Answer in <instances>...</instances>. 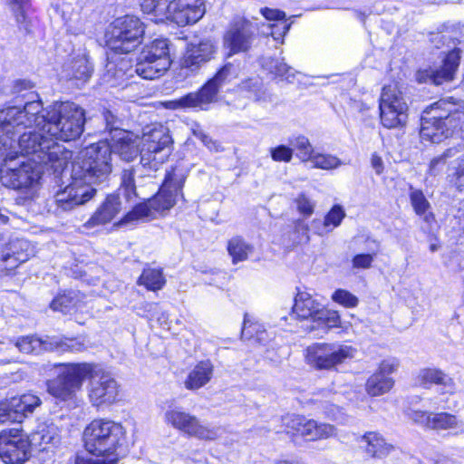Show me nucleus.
I'll use <instances>...</instances> for the list:
<instances>
[{"label":"nucleus","mask_w":464,"mask_h":464,"mask_svg":"<svg viewBox=\"0 0 464 464\" xmlns=\"http://www.w3.org/2000/svg\"><path fill=\"white\" fill-rule=\"evenodd\" d=\"M41 111L39 102H29L24 111L12 107L0 111V130L10 127L13 121L18 127L31 125L39 119L37 113ZM15 148L12 139L2 140L0 136V182L3 186L26 194V198H33L41 188L43 177V163L35 160L26 159L14 151Z\"/></svg>","instance_id":"nucleus-1"},{"label":"nucleus","mask_w":464,"mask_h":464,"mask_svg":"<svg viewBox=\"0 0 464 464\" xmlns=\"http://www.w3.org/2000/svg\"><path fill=\"white\" fill-rule=\"evenodd\" d=\"M95 148H84L72 163V182L54 195L56 211H71L89 201L95 194L93 185L108 179L109 167L104 158H97Z\"/></svg>","instance_id":"nucleus-2"},{"label":"nucleus","mask_w":464,"mask_h":464,"mask_svg":"<svg viewBox=\"0 0 464 464\" xmlns=\"http://www.w3.org/2000/svg\"><path fill=\"white\" fill-rule=\"evenodd\" d=\"M8 129L9 131L6 129L0 130L2 140L12 139L15 145L14 150L18 151L19 155H33V160L49 166L56 174L62 173L72 158L70 150L52 141L46 131L43 130V124L18 127L13 121Z\"/></svg>","instance_id":"nucleus-3"},{"label":"nucleus","mask_w":464,"mask_h":464,"mask_svg":"<svg viewBox=\"0 0 464 464\" xmlns=\"http://www.w3.org/2000/svg\"><path fill=\"white\" fill-rule=\"evenodd\" d=\"M170 64L169 41L163 38L155 39L142 48L134 69L123 71V60L120 65L109 63L103 81L111 87L121 86L124 85L127 75H132V72L143 79L151 80L160 77Z\"/></svg>","instance_id":"nucleus-4"},{"label":"nucleus","mask_w":464,"mask_h":464,"mask_svg":"<svg viewBox=\"0 0 464 464\" xmlns=\"http://www.w3.org/2000/svg\"><path fill=\"white\" fill-rule=\"evenodd\" d=\"M33 99L27 102H37L41 105V111L37 113V125L43 124V130L50 137L52 141L59 140L63 141L74 140L81 136L85 123V113L82 108L73 102H62L49 111H44L38 93H30ZM25 107H24V110Z\"/></svg>","instance_id":"nucleus-5"},{"label":"nucleus","mask_w":464,"mask_h":464,"mask_svg":"<svg viewBox=\"0 0 464 464\" xmlns=\"http://www.w3.org/2000/svg\"><path fill=\"white\" fill-rule=\"evenodd\" d=\"M83 439L89 453L103 458V464H117L125 440V430L119 422L95 419L84 429Z\"/></svg>","instance_id":"nucleus-6"},{"label":"nucleus","mask_w":464,"mask_h":464,"mask_svg":"<svg viewBox=\"0 0 464 464\" xmlns=\"http://www.w3.org/2000/svg\"><path fill=\"white\" fill-rule=\"evenodd\" d=\"M463 123L464 111L450 101L440 100L422 112L420 135L423 140L440 143L462 129Z\"/></svg>","instance_id":"nucleus-7"},{"label":"nucleus","mask_w":464,"mask_h":464,"mask_svg":"<svg viewBox=\"0 0 464 464\" xmlns=\"http://www.w3.org/2000/svg\"><path fill=\"white\" fill-rule=\"evenodd\" d=\"M185 177L178 175L175 170L168 172L159 192L148 202L136 205L123 219L124 223L148 219L154 212L161 213L170 209L177 202L179 196L182 197L181 189Z\"/></svg>","instance_id":"nucleus-8"},{"label":"nucleus","mask_w":464,"mask_h":464,"mask_svg":"<svg viewBox=\"0 0 464 464\" xmlns=\"http://www.w3.org/2000/svg\"><path fill=\"white\" fill-rule=\"evenodd\" d=\"M104 119L106 121V129L111 133L114 131L111 142L100 140L87 148L93 147L97 149V154H99L97 158L104 156V160L110 169L108 172L109 177L111 172V153L118 154L122 160L131 161L139 153L140 154V145H141V143L138 136H134L132 133L127 132L115 125V117L110 111L105 112Z\"/></svg>","instance_id":"nucleus-9"},{"label":"nucleus","mask_w":464,"mask_h":464,"mask_svg":"<svg viewBox=\"0 0 464 464\" xmlns=\"http://www.w3.org/2000/svg\"><path fill=\"white\" fill-rule=\"evenodd\" d=\"M140 139L141 165L157 170L169 159L173 150V140L169 129L160 123L146 126Z\"/></svg>","instance_id":"nucleus-10"},{"label":"nucleus","mask_w":464,"mask_h":464,"mask_svg":"<svg viewBox=\"0 0 464 464\" xmlns=\"http://www.w3.org/2000/svg\"><path fill=\"white\" fill-rule=\"evenodd\" d=\"M143 23L134 15L116 18L110 25L105 36L110 49L122 53L133 51L144 35Z\"/></svg>","instance_id":"nucleus-11"},{"label":"nucleus","mask_w":464,"mask_h":464,"mask_svg":"<svg viewBox=\"0 0 464 464\" xmlns=\"http://www.w3.org/2000/svg\"><path fill=\"white\" fill-rule=\"evenodd\" d=\"M87 393L90 403L98 409L116 403L120 396V385L112 374L102 366L88 362Z\"/></svg>","instance_id":"nucleus-12"},{"label":"nucleus","mask_w":464,"mask_h":464,"mask_svg":"<svg viewBox=\"0 0 464 464\" xmlns=\"http://www.w3.org/2000/svg\"><path fill=\"white\" fill-rule=\"evenodd\" d=\"M88 362L62 364L57 369V375L47 382V391L61 401H71L81 391L88 376Z\"/></svg>","instance_id":"nucleus-13"},{"label":"nucleus","mask_w":464,"mask_h":464,"mask_svg":"<svg viewBox=\"0 0 464 464\" xmlns=\"http://www.w3.org/2000/svg\"><path fill=\"white\" fill-rule=\"evenodd\" d=\"M357 350L352 345L340 343H317L305 349L307 364L316 370H334L353 359Z\"/></svg>","instance_id":"nucleus-14"},{"label":"nucleus","mask_w":464,"mask_h":464,"mask_svg":"<svg viewBox=\"0 0 464 464\" xmlns=\"http://www.w3.org/2000/svg\"><path fill=\"white\" fill-rule=\"evenodd\" d=\"M235 76L234 66L225 64L198 92H190L179 99L171 101V109H200L206 110L208 105L214 102L219 89L230 82Z\"/></svg>","instance_id":"nucleus-15"},{"label":"nucleus","mask_w":464,"mask_h":464,"mask_svg":"<svg viewBox=\"0 0 464 464\" xmlns=\"http://www.w3.org/2000/svg\"><path fill=\"white\" fill-rule=\"evenodd\" d=\"M164 421L174 430L201 440H215L224 431L221 426L205 424L180 407H169L164 413Z\"/></svg>","instance_id":"nucleus-16"},{"label":"nucleus","mask_w":464,"mask_h":464,"mask_svg":"<svg viewBox=\"0 0 464 464\" xmlns=\"http://www.w3.org/2000/svg\"><path fill=\"white\" fill-rule=\"evenodd\" d=\"M380 119L386 129L403 127L408 120V105L396 84L385 85L379 101Z\"/></svg>","instance_id":"nucleus-17"},{"label":"nucleus","mask_w":464,"mask_h":464,"mask_svg":"<svg viewBox=\"0 0 464 464\" xmlns=\"http://www.w3.org/2000/svg\"><path fill=\"white\" fill-rule=\"evenodd\" d=\"M284 431L291 435H300L310 441L327 440L336 436L334 425L318 422L298 414H286L281 419Z\"/></svg>","instance_id":"nucleus-18"},{"label":"nucleus","mask_w":464,"mask_h":464,"mask_svg":"<svg viewBox=\"0 0 464 464\" xmlns=\"http://www.w3.org/2000/svg\"><path fill=\"white\" fill-rule=\"evenodd\" d=\"M29 436L20 428L5 429L0 432V457L10 464H22L30 457Z\"/></svg>","instance_id":"nucleus-19"},{"label":"nucleus","mask_w":464,"mask_h":464,"mask_svg":"<svg viewBox=\"0 0 464 464\" xmlns=\"http://www.w3.org/2000/svg\"><path fill=\"white\" fill-rule=\"evenodd\" d=\"M42 400L34 393H24L0 401V423H22L36 408Z\"/></svg>","instance_id":"nucleus-20"},{"label":"nucleus","mask_w":464,"mask_h":464,"mask_svg":"<svg viewBox=\"0 0 464 464\" xmlns=\"http://www.w3.org/2000/svg\"><path fill=\"white\" fill-rule=\"evenodd\" d=\"M460 50L453 49L449 52L438 65L420 68L416 72L415 79L419 83L440 85L451 82L459 68Z\"/></svg>","instance_id":"nucleus-21"},{"label":"nucleus","mask_w":464,"mask_h":464,"mask_svg":"<svg viewBox=\"0 0 464 464\" xmlns=\"http://www.w3.org/2000/svg\"><path fill=\"white\" fill-rule=\"evenodd\" d=\"M447 165V175L461 189L464 187V146L448 149L430 163V174L436 176Z\"/></svg>","instance_id":"nucleus-22"},{"label":"nucleus","mask_w":464,"mask_h":464,"mask_svg":"<svg viewBox=\"0 0 464 464\" xmlns=\"http://www.w3.org/2000/svg\"><path fill=\"white\" fill-rule=\"evenodd\" d=\"M254 24L244 18L233 22L223 36L224 48L228 50V56L247 52L255 35Z\"/></svg>","instance_id":"nucleus-23"},{"label":"nucleus","mask_w":464,"mask_h":464,"mask_svg":"<svg viewBox=\"0 0 464 464\" xmlns=\"http://www.w3.org/2000/svg\"><path fill=\"white\" fill-rule=\"evenodd\" d=\"M217 52L215 43L210 39H204L198 44L188 46L180 64L179 75L188 77L199 71L209 62Z\"/></svg>","instance_id":"nucleus-24"},{"label":"nucleus","mask_w":464,"mask_h":464,"mask_svg":"<svg viewBox=\"0 0 464 464\" xmlns=\"http://www.w3.org/2000/svg\"><path fill=\"white\" fill-rule=\"evenodd\" d=\"M205 12L203 0H172L169 3L166 20L179 26H185L197 23L203 17Z\"/></svg>","instance_id":"nucleus-25"},{"label":"nucleus","mask_w":464,"mask_h":464,"mask_svg":"<svg viewBox=\"0 0 464 464\" xmlns=\"http://www.w3.org/2000/svg\"><path fill=\"white\" fill-rule=\"evenodd\" d=\"M31 243L25 239L15 238L0 246V271H12L20 264L34 256Z\"/></svg>","instance_id":"nucleus-26"},{"label":"nucleus","mask_w":464,"mask_h":464,"mask_svg":"<svg viewBox=\"0 0 464 464\" xmlns=\"http://www.w3.org/2000/svg\"><path fill=\"white\" fill-rule=\"evenodd\" d=\"M260 14L268 22L267 31L263 30V34L271 35L276 42L283 44L284 37L291 27V23L285 18V12L279 9L263 7L260 9Z\"/></svg>","instance_id":"nucleus-27"},{"label":"nucleus","mask_w":464,"mask_h":464,"mask_svg":"<svg viewBox=\"0 0 464 464\" xmlns=\"http://www.w3.org/2000/svg\"><path fill=\"white\" fill-rule=\"evenodd\" d=\"M30 446L38 451L52 450L60 440L59 430L53 423L43 422L30 434Z\"/></svg>","instance_id":"nucleus-28"},{"label":"nucleus","mask_w":464,"mask_h":464,"mask_svg":"<svg viewBox=\"0 0 464 464\" xmlns=\"http://www.w3.org/2000/svg\"><path fill=\"white\" fill-rule=\"evenodd\" d=\"M360 449L366 457L382 459L389 456L394 447L388 443L382 434L375 431H368L360 439Z\"/></svg>","instance_id":"nucleus-29"},{"label":"nucleus","mask_w":464,"mask_h":464,"mask_svg":"<svg viewBox=\"0 0 464 464\" xmlns=\"http://www.w3.org/2000/svg\"><path fill=\"white\" fill-rule=\"evenodd\" d=\"M92 65L85 53L74 54L63 66V77L85 83L92 76Z\"/></svg>","instance_id":"nucleus-30"},{"label":"nucleus","mask_w":464,"mask_h":464,"mask_svg":"<svg viewBox=\"0 0 464 464\" xmlns=\"http://www.w3.org/2000/svg\"><path fill=\"white\" fill-rule=\"evenodd\" d=\"M121 201L117 196L110 195L84 224L87 228L105 225L112 221L121 211Z\"/></svg>","instance_id":"nucleus-31"},{"label":"nucleus","mask_w":464,"mask_h":464,"mask_svg":"<svg viewBox=\"0 0 464 464\" xmlns=\"http://www.w3.org/2000/svg\"><path fill=\"white\" fill-rule=\"evenodd\" d=\"M214 366L208 360L198 362L188 372L184 385L188 390H198L209 382L213 376Z\"/></svg>","instance_id":"nucleus-32"},{"label":"nucleus","mask_w":464,"mask_h":464,"mask_svg":"<svg viewBox=\"0 0 464 464\" xmlns=\"http://www.w3.org/2000/svg\"><path fill=\"white\" fill-rule=\"evenodd\" d=\"M321 308L322 304L314 300L311 294L299 292L295 298L293 313L301 319L312 318L315 321Z\"/></svg>","instance_id":"nucleus-33"},{"label":"nucleus","mask_w":464,"mask_h":464,"mask_svg":"<svg viewBox=\"0 0 464 464\" xmlns=\"http://www.w3.org/2000/svg\"><path fill=\"white\" fill-rule=\"evenodd\" d=\"M418 379L420 384L424 387H428L430 384L440 385L445 392L450 393L455 390V383L452 378L439 369H422L419 372Z\"/></svg>","instance_id":"nucleus-34"},{"label":"nucleus","mask_w":464,"mask_h":464,"mask_svg":"<svg viewBox=\"0 0 464 464\" xmlns=\"http://www.w3.org/2000/svg\"><path fill=\"white\" fill-rule=\"evenodd\" d=\"M393 385L394 381L392 377L374 372L368 378L365 390L370 396L376 397L390 392Z\"/></svg>","instance_id":"nucleus-35"},{"label":"nucleus","mask_w":464,"mask_h":464,"mask_svg":"<svg viewBox=\"0 0 464 464\" xmlns=\"http://www.w3.org/2000/svg\"><path fill=\"white\" fill-rule=\"evenodd\" d=\"M8 2L12 5L19 29L26 34L31 33L32 20L27 15L30 7L29 0H8Z\"/></svg>","instance_id":"nucleus-36"},{"label":"nucleus","mask_w":464,"mask_h":464,"mask_svg":"<svg viewBox=\"0 0 464 464\" xmlns=\"http://www.w3.org/2000/svg\"><path fill=\"white\" fill-rule=\"evenodd\" d=\"M49 349L58 352L78 353L86 349L85 342L82 338H49Z\"/></svg>","instance_id":"nucleus-37"},{"label":"nucleus","mask_w":464,"mask_h":464,"mask_svg":"<svg viewBox=\"0 0 464 464\" xmlns=\"http://www.w3.org/2000/svg\"><path fill=\"white\" fill-rule=\"evenodd\" d=\"M410 200L415 213L423 217L425 222L430 223L434 220L433 214L429 212L430 205L421 190L411 188Z\"/></svg>","instance_id":"nucleus-38"},{"label":"nucleus","mask_w":464,"mask_h":464,"mask_svg":"<svg viewBox=\"0 0 464 464\" xmlns=\"http://www.w3.org/2000/svg\"><path fill=\"white\" fill-rule=\"evenodd\" d=\"M227 251L233 263L237 264L246 260L248 255L253 251V247L241 237H236L228 241Z\"/></svg>","instance_id":"nucleus-39"},{"label":"nucleus","mask_w":464,"mask_h":464,"mask_svg":"<svg viewBox=\"0 0 464 464\" xmlns=\"http://www.w3.org/2000/svg\"><path fill=\"white\" fill-rule=\"evenodd\" d=\"M78 294L74 291H68L57 295L51 303L50 306L53 311L63 314L70 313L72 310L78 308Z\"/></svg>","instance_id":"nucleus-40"},{"label":"nucleus","mask_w":464,"mask_h":464,"mask_svg":"<svg viewBox=\"0 0 464 464\" xmlns=\"http://www.w3.org/2000/svg\"><path fill=\"white\" fill-rule=\"evenodd\" d=\"M264 67L275 76L282 80L292 82L295 78V71L288 66L283 60L278 58H271L265 62Z\"/></svg>","instance_id":"nucleus-41"},{"label":"nucleus","mask_w":464,"mask_h":464,"mask_svg":"<svg viewBox=\"0 0 464 464\" xmlns=\"http://www.w3.org/2000/svg\"><path fill=\"white\" fill-rule=\"evenodd\" d=\"M242 335L246 339H253L261 344H266L269 338L268 333L264 325L258 323H253L246 317L244 319Z\"/></svg>","instance_id":"nucleus-42"},{"label":"nucleus","mask_w":464,"mask_h":464,"mask_svg":"<svg viewBox=\"0 0 464 464\" xmlns=\"http://www.w3.org/2000/svg\"><path fill=\"white\" fill-rule=\"evenodd\" d=\"M291 148L295 150L296 157L303 162H308L314 153L313 145L308 138L304 135L293 136L289 139Z\"/></svg>","instance_id":"nucleus-43"},{"label":"nucleus","mask_w":464,"mask_h":464,"mask_svg":"<svg viewBox=\"0 0 464 464\" xmlns=\"http://www.w3.org/2000/svg\"><path fill=\"white\" fill-rule=\"evenodd\" d=\"M139 283L149 290L156 291L162 288L165 279L160 269L149 267L143 270Z\"/></svg>","instance_id":"nucleus-44"},{"label":"nucleus","mask_w":464,"mask_h":464,"mask_svg":"<svg viewBox=\"0 0 464 464\" xmlns=\"http://www.w3.org/2000/svg\"><path fill=\"white\" fill-rule=\"evenodd\" d=\"M169 3L168 0H143L140 6L143 13L153 14L156 17L155 21L158 23L166 20Z\"/></svg>","instance_id":"nucleus-45"},{"label":"nucleus","mask_w":464,"mask_h":464,"mask_svg":"<svg viewBox=\"0 0 464 464\" xmlns=\"http://www.w3.org/2000/svg\"><path fill=\"white\" fill-rule=\"evenodd\" d=\"M308 162L312 164L313 168L324 170L335 169L342 165L341 160L336 156L315 151Z\"/></svg>","instance_id":"nucleus-46"},{"label":"nucleus","mask_w":464,"mask_h":464,"mask_svg":"<svg viewBox=\"0 0 464 464\" xmlns=\"http://www.w3.org/2000/svg\"><path fill=\"white\" fill-rule=\"evenodd\" d=\"M457 428H459V422L456 416L448 412H432L430 430H445Z\"/></svg>","instance_id":"nucleus-47"},{"label":"nucleus","mask_w":464,"mask_h":464,"mask_svg":"<svg viewBox=\"0 0 464 464\" xmlns=\"http://www.w3.org/2000/svg\"><path fill=\"white\" fill-rule=\"evenodd\" d=\"M121 190L128 201L138 197L133 169H124L121 176Z\"/></svg>","instance_id":"nucleus-48"},{"label":"nucleus","mask_w":464,"mask_h":464,"mask_svg":"<svg viewBox=\"0 0 464 464\" xmlns=\"http://www.w3.org/2000/svg\"><path fill=\"white\" fill-rule=\"evenodd\" d=\"M409 420L425 429H430L432 412L409 408L404 411Z\"/></svg>","instance_id":"nucleus-49"},{"label":"nucleus","mask_w":464,"mask_h":464,"mask_svg":"<svg viewBox=\"0 0 464 464\" xmlns=\"http://www.w3.org/2000/svg\"><path fill=\"white\" fill-rule=\"evenodd\" d=\"M44 345V349H49V341H42L34 336L23 337L17 341L15 346L24 353H34L38 347Z\"/></svg>","instance_id":"nucleus-50"},{"label":"nucleus","mask_w":464,"mask_h":464,"mask_svg":"<svg viewBox=\"0 0 464 464\" xmlns=\"http://www.w3.org/2000/svg\"><path fill=\"white\" fill-rule=\"evenodd\" d=\"M34 87V83L28 80H16L13 84V93L20 95L23 99H24V103L27 102H31L33 99L30 97V93L35 92H32L31 90ZM25 105V104H24ZM13 106H10L12 108ZM16 108H19L20 110H24V108L20 106H15ZM24 107V106H23ZM9 109V107L5 108V110Z\"/></svg>","instance_id":"nucleus-51"},{"label":"nucleus","mask_w":464,"mask_h":464,"mask_svg":"<svg viewBox=\"0 0 464 464\" xmlns=\"http://www.w3.org/2000/svg\"><path fill=\"white\" fill-rule=\"evenodd\" d=\"M332 299L346 308H354L359 303V299L354 295L344 289L335 290L332 295Z\"/></svg>","instance_id":"nucleus-52"},{"label":"nucleus","mask_w":464,"mask_h":464,"mask_svg":"<svg viewBox=\"0 0 464 464\" xmlns=\"http://www.w3.org/2000/svg\"><path fill=\"white\" fill-rule=\"evenodd\" d=\"M340 321V315L336 311L325 310L322 307L314 322H318V324H323L329 329L338 326Z\"/></svg>","instance_id":"nucleus-53"},{"label":"nucleus","mask_w":464,"mask_h":464,"mask_svg":"<svg viewBox=\"0 0 464 464\" xmlns=\"http://www.w3.org/2000/svg\"><path fill=\"white\" fill-rule=\"evenodd\" d=\"M269 151L272 160L276 162L288 163L294 156V149L284 144L272 147Z\"/></svg>","instance_id":"nucleus-54"},{"label":"nucleus","mask_w":464,"mask_h":464,"mask_svg":"<svg viewBox=\"0 0 464 464\" xmlns=\"http://www.w3.org/2000/svg\"><path fill=\"white\" fill-rule=\"evenodd\" d=\"M345 217V212L343 207L339 205L334 206L330 211L325 215L324 221L326 226L333 231L337 227Z\"/></svg>","instance_id":"nucleus-55"},{"label":"nucleus","mask_w":464,"mask_h":464,"mask_svg":"<svg viewBox=\"0 0 464 464\" xmlns=\"http://www.w3.org/2000/svg\"><path fill=\"white\" fill-rule=\"evenodd\" d=\"M296 208L300 214L309 217L314 213L315 203L305 194H299L295 199Z\"/></svg>","instance_id":"nucleus-56"},{"label":"nucleus","mask_w":464,"mask_h":464,"mask_svg":"<svg viewBox=\"0 0 464 464\" xmlns=\"http://www.w3.org/2000/svg\"><path fill=\"white\" fill-rule=\"evenodd\" d=\"M308 230V226L302 219L296 220L293 231L292 244L297 245L307 242L309 240Z\"/></svg>","instance_id":"nucleus-57"},{"label":"nucleus","mask_w":464,"mask_h":464,"mask_svg":"<svg viewBox=\"0 0 464 464\" xmlns=\"http://www.w3.org/2000/svg\"><path fill=\"white\" fill-rule=\"evenodd\" d=\"M375 254H357L352 259L354 269H369L374 261Z\"/></svg>","instance_id":"nucleus-58"},{"label":"nucleus","mask_w":464,"mask_h":464,"mask_svg":"<svg viewBox=\"0 0 464 464\" xmlns=\"http://www.w3.org/2000/svg\"><path fill=\"white\" fill-rule=\"evenodd\" d=\"M399 367V362L395 358H388L383 360L380 365L378 370L376 371L377 373H381L384 376H389L392 372H394Z\"/></svg>","instance_id":"nucleus-59"},{"label":"nucleus","mask_w":464,"mask_h":464,"mask_svg":"<svg viewBox=\"0 0 464 464\" xmlns=\"http://www.w3.org/2000/svg\"><path fill=\"white\" fill-rule=\"evenodd\" d=\"M243 88L249 89V92L253 93V98L256 101H262L264 100L263 94L264 92L262 91V86L260 82L256 80H249L243 83Z\"/></svg>","instance_id":"nucleus-60"},{"label":"nucleus","mask_w":464,"mask_h":464,"mask_svg":"<svg viewBox=\"0 0 464 464\" xmlns=\"http://www.w3.org/2000/svg\"><path fill=\"white\" fill-rule=\"evenodd\" d=\"M310 229L319 236H324L331 232L328 226H326L324 219L322 220L320 218H315L311 222Z\"/></svg>","instance_id":"nucleus-61"},{"label":"nucleus","mask_w":464,"mask_h":464,"mask_svg":"<svg viewBox=\"0 0 464 464\" xmlns=\"http://www.w3.org/2000/svg\"><path fill=\"white\" fill-rule=\"evenodd\" d=\"M91 453L78 454L75 459V464H103V458L93 459Z\"/></svg>","instance_id":"nucleus-62"},{"label":"nucleus","mask_w":464,"mask_h":464,"mask_svg":"<svg viewBox=\"0 0 464 464\" xmlns=\"http://www.w3.org/2000/svg\"><path fill=\"white\" fill-rule=\"evenodd\" d=\"M372 167L377 175H380L384 170V164L382 158L376 153L372 155L371 159Z\"/></svg>","instance_id":"nucleus-63"},{"label":"nucleus","mask_w":464,"mask_h":464,"mask_svg":"<svg viewBox=\"0 0 464 464\" xmlns=\"http://www.w3.org/2000/svg\"><path fill=\"white\" fill-rule=\"evenodd\" d=\"M324 413L326 414L327 417L334 419V420L337 419V414L340 412L339 407H337L334 404L327 403L325 406H324Z\"/></svg>","instance_id":"nucleus-64"}]
</instances>
